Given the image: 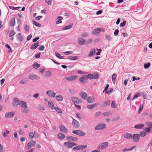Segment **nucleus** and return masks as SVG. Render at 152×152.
Masks as SVG:
<instances>
[{
    "mask_svg": "<svg viewBox=\"0 0 152 152\" xmlns=\"http://www.w3.org/2000/svg\"><path fill=\"white\" fill-rule=\"evenodd\" d=\"M108 144L109 143L108 142H103L99 144L97 146V148L101 150L104 149L107 147Z\"/></svg>",
    "mask_w": 152,
    "mask_h": 152,
    "instance_id": "1",
    "label": "nucleus"
},
{
    "mask_svg": "<svg viewBox=\"0 0 152 152\" xmlns=\"http://www.w3.org/2000/svg\"><path fill=\"white\" fill-rule=\"evenodd\" d=\"M14 114L15 113L13 112H8L6 113L5 116L7 118H11L14 116Z\"/></svg>",
    "mask_w": 152,
    "mask_h": 152,
    "instance_id": "16",
    "label": "nucleus"
},
{
    "mask_svg": "<svg viewBox=\"0 0 152 152\" xmlns=\"http://www.w3.org/2000/svg\"><path fill=\"white\" fill-rule=\"evenodd\" d=\"M56 99L59 101H61L63 100V97L60 94H58L56 96Z\"/></svg>",
    "mask_w": 152,
    "mask_h": 152,
    "instance_id": "26",
    "label": "nucleus"
},
{
    "mask_svg": "<svg viewBox=\"0 0 152 152\" xmlns=\"http://www.w3.org/2000/svg\"><path fill=\"white\" fill-rule=\"evenodd\" d=\"M113 89L112 88H111L110 90L108 91H106L105 92V94H110V93H111L113 90Z\"/></svg>",
    "mask_w": 152,
    "mask_h": 152,
    "instance_id": "53",
    "label": "nucleus"
},
{
    "mask_svg": "<svg viewBox=\"0 0 152 152\" xmlns=\"http://www.w3.org/2000/svg\"><path fill=\"white\" fill-rule=\"evenodd\" d=\"M87 78L86 76L82 77L79 78V81L83 83H86L87 82Z\"/></svg>",
    "mask_w": 152,
    "mask_h": 152,
    "instance_id": "17",
    "label": "nucleus"
},
{
    "mask_svg": "<svg viewBox=\"0 0 152 152\" xmlns=\"http://www.w3.org/2000/svg\"><path fill=\"white\" fill-rule=\"evenodd\" d=\"M9 133V131L7 130H6L5 132L3 133V135L4 137L7 136V134H8Z\"/></svg>",
    "mask_w": 152,
    "mask_h": 152,
    "instance_id": "44",
    "label": "nucleus"
},
{
    "mask_svg": "<svg viewBox=\"0 0 152 152\" xmlns=\"http://www.w3.org/2000/svg\"><path fill=\"white\" fill-rule=\"evenodd\" d=\"M144 126V125L143 124H140L137 125H135L134 126V128L137 129H141Z\"/></svg>",
    "mask_w": 152,
    "mask_h": 152,
    "instance_id": "23",
    "label": "nucleus"
},
{
    "mask_svg": "<svg viewBox=\"0 0 152 152\" xmlns=\"http://www.w3.org/2000/svg\"><path fill=\"white\" fill-rule=\"evenodd\" d=\"M71 99L74 102L76 103L79 104L81 103V100L76 97H72Z\"/></svg>",
    "mask_w": 152,
    "mask_h": 152,
    "instance_id": "15",
    "label": "nucleus"
},
{
    "mask_svg": "<svg viewBox=\"0 0 152 152\" xmlns=\"http://www.w3.org/2000/svg\"><path fill=\"white\" fill-rule=\"evenodd\" d=\"M124 137L125 138L131 140L132 138V135L131 133L126 132L124 134Z\"/></svg>",
    "mask_w": 152,
    "mask_h": 152,
    "instance_id": "10",
    "label": "nucleus"
},
{
    "mask_svg": "<svg viewBox=\"0 0 152 152\" xmlns=\"http://www.w3.org/2000/svg\"><path fill=\"white\" fill-rule=\"evenodd\" d=\"M20 83L21 84H26L27 83V81L26 80H21L20 81Z\"/></svg>",
    "mask_w": 152,
    "mask_h": 152,
    "instance_id": "57",
    "label": "nucleus"
},
{
    "mask_svg": "<svg viewBox=\"0 0 152 152\" xmlns=\"http://www.w3.org/2000/svg\"><path fill=\"white\" fill-rule=\"evenodd\" d=\"M102 114L101 112H96L95 114V116L97 117L101 115Z\"/></svg>",
    "mask_w": 152,
    "mask_h": 152,
    "instance_id": "61",
    "label": "nucleus"
},
{
    "mask_svg": "<svg viewBox=\"0 0 152 152\" xmlns=\"http://www.w3.org/2000/svg\"><path fill=\"white\" fill-rule=\"evenodd\" d=\"M140 96V94H135L132 99V100H133L136 98H137Z\"/></svg>",
    "mask_w": 152,
    "mask_h": 152,
    "instance_id": "56",
    "label": "nucleus"
},
{
    "mask_svg": "<svg viewBox=\"0 0 152 152\" xmlns=\"http://www.w3.org/2000/svg\"><path fill=\"white\" fill-rule=\"evenodd\" d=\"M87 78H88L90 79H92L94 78V76L92 74H89L87 75H86Z\"/></svg>",
    "mask_w": 152,
    "mask_h": 152,
    "instance_id": "41",
    "label": "nucleus"
},
{
    "mask_svg": "<svg viewBox=\"0 0 152 152\" xmlns=\"http://www.w3.org/2000/svg\"><path fill=\"white\" fill-rule=\"evenodd\" d=\"M110 102L109 100H107L105 102H103V104L102 105V106H106L107 105H110Z\"/></svg>",
    "mask_w": 152,
    "mask_h": 152,
    "instance_id": "31",
    "label": "nucleus"
},
{
    "mask_svg": "<svg viewBox=\"0 0 152 152\" xmlns=\"http://www.w3.org/2000/svg\"><path fill=\"white\" fill-rule=\"evenodd\" d=\"M56 56L60 59H63L64 57L63 56H61L60 54L58 53H56Z\"/></svg>",
    "mask_w": 152,
    "mask_h": 152,
    "instance_id": "40",
    "label": "nucleus"
},
{
    "mask_svg": "<svg viewBox=\"0 0 152 152\" xmlns=\"http://www.w3.org/2000/svg\"><path fill=\"white\" fill-rule=\"evenodd\" d=\"M30 142L31 143V145L33 146H34L36 145V142L33 140H30Z\"/></svg>",
    "mask_w": 152,
    "mask_h": 152,
    "instance_id": "64",
    "label": "nucleus"
},
{
    "mask_svg": "<svg viewBox=\"0 0 152 152\" xmlns=\"http://www.w3.org/2000/svg\"><path fill=\"white\" fill-rule=\"evenodd\" d=\"M105 125L104 124L100 123L96 127L95 129L96 130H99L103 129L105 127Z\"/></svg>",
    "mask_w": 152,
    "mask_h": 152,
    "instance_id": "6",
    "label": "nucleus"
},
{
    "mask_svg": "<svg viewBox=\"0 0 152 152\" xmlns=\"http://www.w3.org/2000/svg\"><path fill=\"white\" fill-rule=\"evenodd\" d=\"M9 7L10 9L13 10H18L20 8L19 7H14L12 6H9Z\"/></svg>",
    "mask_w": 152,
    "mask_h": 152,
    "instance_id": "38",
    "label": "nucleus"
},
{
    "mask_svg": "<svg viewBox=\"0 0 152 152\" xmlns=\"http://www.w3.org/2000/svg\"><path fill=\"white\" fill-rule=\"evenodd\" d=\"M94 78L95 79H97L99 77V75L98 74L96 73H94Z\"/></svg>",
    "mask_w": 152,
    "mask_h": 152,
    "instance_id": "58",
    "label": "nucleus"
},
{
    "mask_svg": "<svg viewBox=\"0 0 152 152\" xmlns=\"http://www.w3.org/2000/svg\"><path fill=\"white\" fill-rule=\"evenodd\" d=\"M48 104L49 107L51 109L53 110L54 108V106L52 102L50 100H49L48 101Z\"/></svg>",
    "mask_w": 152,
    "mask_h": 152,
    "instance_id": "24",
    "label": "nucleus"
},
{
    "mask_svg": "<svg viewBox=\"0 0 152 152\" xmlns=\"http://www.w3.org/2000/svg\"><path fill=\"white\" fill-rule=\"evenodd\" d=\"M15 34V32L14 30H12L11 31L9 34V36L11 37L14 36Z\"/></svg>",
    "mask_w": 152,
    "mask_h": 152,
    "instance_id": "36",
    "label": "nucleus"
},
{
    "mask_svg": "<svg viewBox=\"0 0 152 152\" xmlns=\"http://www.w3.org/2000/svg\"><path fill=\"white\" fill-rule=\"evenodd\" d=\"M146 134L145 132L144 131L141 132L140 133V135L141 137H144L146 135Z\"/></svg>",
    "mask_w": 152,
    "mask_h": 152,
    "instance_id": "42",
    "label": "nucleus"
},
{
    "mask_svg": "<svg viewBox=\"0 0 152 152\" xmlns=\"http://www.w3.org/2000/svg\"><path fill=\"white\" fill-rule=\"evenodd\" d=\"M87 145H80V150H83L86 148Z\"/></svg>",
    "mask_w": 152,
    "mask_h": 152,
    "instance_id": "52",
    "label": "nucleus"
},
{
    "mask_svg": "<svg viewBox=\"0 0 152 152\" xmlns=\"http://www.w3.org/2000/svg\"><path fill=\"white\" fill-rule=\"evenodd\" d=\"M55 110L57 111L58 113H61L62 111L58 107H55L54 108Z\"/></svg>",
    "mask_w": 152,
    "mask_h": 152,
    "instance_id": "39",
    "label": "nucleus"
},
{
    "mask_svg": "<svg viewBox=\"0 0 152 152\" xmlns=\"http://www.w3.org/2000/svg\"><path fill=\"white\" fill-rule=\"evenodd\" d=\"M103 29H94L92 31V33L94 34H97L99 33L101 31H104Z\"/></svg>",
    "mask_w": 152,
    "mask_h": 152,
    "instance_id": "22",
    "label": "nucleus"
},
{
    "mask_svg": "<svg viewBox=\"0 0 152 152\" xmlns=\"http://www.w3.org/2000/svg\"><path fill=\"white\" fill-rule=\"evenodd\" d=\"M73 149L74 150H80V145H78L74 147L73 148Z\"/></svg>",
    "mask_w": 152,
    "mask_h": 152,
    "instance_id": "48",
    "label": "nucleus"
},
{
    "mask_svg": "<svg viewBox=\"0 0 152 152\" xmlns=\"http://www.w3.org/2000/svg\"><path fill=\"white\" fill-rule=\"evenodd\" d=\"M111 106L112 108H115L116 107V106L114 101H113L112 102L111 104Z\"/></svg>",
    "mask_w": 152,
    "mask_h": 152,
    "instance_id": "43",
    "label": "nucleus"
},
{
    "mask_svg": "<svg viewBox=\"0 0 152 152\" xmlns=\"http://www.w3.org/2000/svg\"><path fill=\"white\" fill-rule=\"evenodd\" d=\"M58 137L59 139H62L64 138L65 135L61 133H59L58 134Z\"/></svg>",
    "mask_w": 152,
    "mask_h": 152,
    "instance_id": "29",
    "label": "nucleus"
},
{
    "mask_svg": "<svg viewBox=\"0 0 152 152\" xmlns=\"http://www.w3.org/2000/svg\"><path fill=\"white\" fill-rule=\"evenodd\" d=\"M19 105L20 107L24 109H26L27 107V106L26 103L25 102L21 101L19 102Z\"/></svg>",
    "mask_w": 152,
    "mask_h": 152,
    "instance_id": "12",
    "label": "nucleus"
},
{
    "mask_svg": "<svg viewBox=\"0 0 152 152\" xmlns=\"http://www.w3.org/2000/svg\"><path fill=\"white\" fill-rule=\"evenodd\" d=\"M39 42H37L35 43H34L32 45H31L30 48L31 49H35L36 48L39 46Z\"/></svg>",
    "mask_w": 152,
    "mask_h": 152,
    "instance_id": "19",
    "label": "nucleus"
},
{
    "mask_svg": "<svg viewBox=\"0 0 152 152\" xmlns=\"http://www.w3.org/2000/svg\"><path fill=\"white\" fill-rule=\"evenodd\" d=\"M151 64L150 63H148L147 64H145L144 65V67L145 69H148L150 66Z\"/></svg>",
    "mask_w": 152,
    "mask_h": 152,
    "instance_id": "37",
    "label": "nucleus"
},
{
    "mask_svg": "<svg viewBox=\"0 0 152 152\" xmlns=\"http://www.w3.org/2000/svg\"><path fill=\"white\" fill-rule=\"evenodd\" d=\"M77 77V76L72 75L68 77H65L64 79L69 81H72L75 80L76 79Z\"/></svg>",
    "mask_w": 152,
    "mask_h": 152,
    "instance_id": "8",
    "label": "nucleus"
},
{
    "mask_svg": "<svg viewBox=\"0 0 152 152\" xmlns=\"http://www.w3.org/2000/svg\"><path fill=\"white\" fill-rule=\"evenodd\" d=\"M60 130L61 132L64 133H66L68 130L64 125H61L59 126Z\"/></svg>",
    "mask_w": 152,
    "mask_h": 152,
    "instance_id": "11",
    "label": "nucleus"
},
{
    "mask_svg": "<svg viewBox=\"0 0 152 152\" xmlns=\"http://www.w3.org/2000/svg\"><path fill=\"white\" fill-rule=\"evenodd\" d=\"M65 146L68 148H71L73 146L76 145L73 142H66L64 143Z\"/></svg>",
    "mask_w": 152,
    "mask_h": 152,
    "instance_id": "5",
    "label": "nucleus"
},
{
    "mask_svg": "<svg viewBox=\"0 0 152 152\" xmlns=\"http://www.w3.org/2000/svg\"><path fill=\"white\" fill-rule=\"evenodd\" d=\"M34 133L32 132H30L29 134V137L31 139H32L34 137Z\"/></svg>",
    "mask_w": 152,
    "mask_h": 152,
    "instance_id": "55",
    "label": "nucleus"
},
{
    "mask_svg": "<svg viewBox=\"0 0 152 152\" xmlns=\"http://www.w3.org/2000/svg\"><path fill=\"white\" fill-rule=\"evenodd\" d=\"M62 18H63L62 17L59 16L57 18V20L56 21V23L57 24H58L61 23L62 21H61V20L62 19Z\"/></svg>",
    "mask_w": 152,
    "mask_h": 152,
    "instance_id": "28",
    "label": "nucleus"
},
{
    "mask_svg": "<svg viewBox=\"0 0 152 152\" xmlns=\"http://www.w3.org/2000/svg\"><path fill=\"white\" fill-rule=\"evenodd\" d=\"M15 19L14 18H12L10 21V26H13L15 24Z\"/></svg>",
    "mask_w": 152,
    "mask_h": 152,
    "instance_id": "30",
    "label": "nucleus"
},
{
    "mask_svg": "<svg viewBox=\"0 0 152 152\" xmlns=\"http://www.w3.org/2000/svg\"><path fill=\"white\" fill-rule=\"evenodd\" d=\"M51 0H45L46 3L48 4L49 5H51Z\"/></svg>",
    "mask_w": 152,
    "mask_h": 152,
    "instance_id": "62",
    "label": "nucleus"
},
{
    "mask_svg": "<svg viewBox=\"0 0 152 152\" xmlns=\"http://www.w3.org/2000/svg\"><path fill=\"white\" fill-rule=\"evenodd\" d=\"M38 108L39 110H45V109L41 105H39L38 106Z\"/></svg>",
    "mask_w": 152,
    "mask_h": 152,
    "instance_id": "54",
    "label": "nucleus"
},
{
    "mask_svg": "<svg viewBox=\"0 0 152 152\" xmlns=\"http://www.w3.org/2000/svg\"><path fill=\"white\" fill-rule=\"evenodd\" d=\"M73 25L72 23H71L70 25L68 26H66L63 28H70L72 27Z\"/></svg>",
    "mask_w": 152,
    "mask_h": 152,
    "instance_id": "47",
    "label": "nucleus"
},
{
    "mask_svg": "<svg viewBox=\"0 0 152 152\" xmlns=\"http://www.w3.org/2000/svg\"><path fill=\"white\" fill-rule=\"evenodd\" d=\"M80 95L83 99H86L87 97V94L86 93L82 91L80 93Z\"/></svg>",
    "mask_w": 152,
    "mask_h": 152,
    "instance_id": "18",
    "label": "nucleus"
},
{
    "mask_svg": "<svg viewBox=\"0 0 152 152\" xmlns=\"http://www.w3.org/2000/svg\"><path fill=\"white\" fill-rule=\"evenodd\" d=\"M97 106V104L96 103H95L93 104L88 105L87 106V108L89 109H93L95 107H96Z\"/></svg>",
    "mask_w": 152,
    "mask_h": 152,
    "instance_id": "27",
    "label": "nucleus"
},
{
    "mask_svg": "<svg viewBox=\"0 0 152 152\" xmlns=\"http://www.w3.org/2000/svg\"><path fill=\"white\" fill-rule=\"evenodd\" d=\"M13 105L14 107H16L19 104V101L17 98H14L13 99Z\"/></svg>",
    "mask_w": 152,
    "mask_h": 152,
    "instance_id": "14",
    "label": "nucleus"
},
{
    "mask_svg": "<svg viewBox=\"0 0 152 152\" xmlns=\"http://www.w3.org/2000/svg\"><path fill=\"white\" fill-rule=\"evenodd\" d=\"M33 23L36 26H38V27H40L41 26V25L37 22H36V21L34 20H33Z\"/></svg>",
    "mask_w": 152,
    "mask_h": 152,
    "instance_id": "46",
    "label": "nucleus"
},
{
    "mask_svg": "<svg viewBox=\"0 0 152 152\" xmlns=\"http://www.w3.org/2000/svg\"><path fill=\"white\" fill-rule=\"evenodd\" d=\"M72 133L74 134L81 136H83L85 135V133L81 130H75L72 131Z\"/></svg>",
    "mask_w": 152,
    "mask_h": 152,
    "instance_id": "3",
    "label": "nucleus"
},
{
    "mask_svg": "<svg viewBox=\"0 0 152 152\" xmlns=\"http://www.w3.org/2000/svg\"><path fill=\"white\" fill-rule=\"evenodd\" d=\"M66 138L69 141H76L77 140V137L69 136H66Z\"/></svg>",
    "mask_w": 152,
    "mask_h": 152,
    "instance_id": "7",
    "label": "nucleus"
},
{
    "mask_svg": "<svg viewBox=\"0 0 152 152\" xmlns=\"http://www.w3.org/2000/svg\"><path fill=\"white\" fill-rule=\"evenodd\" d=\"M78 58L79 57L77 56H75L73 57L69 56V59L70 60H77Z\"/></svg>",
    "mask_w": 152,
    "mask_h": 152,
    "instance_id": "32",
    "label": "nucleus"
},
{
    "mask_svg": "<svg viewBox=\"0 0 152 152\" xmlns=\"http://www.w3.org/2000/svg\"><path fill=\"white\" fill-rule=\"evenodd\" d=\"M150 129L151 128L148 127H146L143 129V130H144L147 132L149 133L150 132Z\"/></svg>",
    "mask_w": 152,
    "mask_h": 152,
    "instance_id": "45",
    "label": "nucleus"
},
{
    "mask_svg": "<svg viewBox=\"0 0 152 152\" xmlns=\"http://www.w3.org/2000/svg\"><path fill=\"white\" fill-rule=\"evenodd\" d=\"M146 124L147 125L148 127L151 128V126H152V122H146Z\"/></svg>",
    "mask_w": 152,
    "mask_h": 152,
    "instance_id": "49",
    "label": "nucleus"
},
{
    "mask_svg": "<svg viewBox=\"0 0 152 152\" xmlns=\"http://www.w3.org/2000/svg\"><path fill=\"white\" fill-rule=\"evenodd\" d=\"M28 77L29 79L31 80H37L39 78V77L38 76L34 74L29 75L28 76Z\"/></svg>",
    "mask_w": 152,
    "mask_h": 152,
    "instance_id": "2",
    "label": "nucleus"
},
{
    "mask_svg": "<svg viewBox=\"0 0 152 152\" xmlns=\"http://www.w3.org/2000/svg\"><path fill=\"white\" fill-rule=\"evenodd\" d=\"M126 21L125 20L123 21V22L121 23L120 24V26L121 27H123L124 26H125L126 24Z\"/></svg>",
    "mask_w": 152,
    "mask_h": 152,
    "instance_id": "60",
    "label": "nucleus"
},
{
    "mask_svg": "<svg viewBox=\"0 0 152 152\" xmlns=\"http://www.w3.org/2000/svg\"><path fill=\"white\" fill-rule=\"evenodd\" d=\"M143 108V105H140V106L139 110H138V113H140L142 110V109Z\"/></svg>",
    "mask_w": 152,
    "mask_h": 152,
    "instance_id": "59",
    "label": "nucleus"
},
{
    "mask_svg": "<svg viewBox=\"0 0 152 152\" xmlns=\"http://www.w3.org/2000/svg\"><path fill=\"white\" fill-rule=\"evenodd\" d=\"M77 41L79 44L80 45H83L85 43V41L81 38H78Z\"/></svg>",
    "mask_w": 152,
    "mask_h": 152,
    "instance_id": "20",
    "label": "nucleus"
},
{
    "mask_svg": "<svg viewBox=\"0 0 152 152\" xmlns=\"http://www.w3.org/2000/svg\"><path fill=\"white\" fill-rule=\"evenodd\" d=\"M44 49V47L43 45H41L39 46V50H43Z\"/></svg>",
    "mask_w": 152,
    "mask_h": 152,
    "instance_id": "63",
    "label": "nucleus"
},
{
    "mask_svg": "<svg viewBox=\"0 0 152 152\" xmlns=\"http://www.w3.org/2000/svg\"><path fill=\"white\" fill-rule=\"evenodd\" d=\"M34 137L35 139L39 137V134L36 132L35 131L34 133Z\"/></svg>",
    "mask_w": 152,
    "mask_h": 152,
    "instance_id": "50",
    "label": "nucleus"
},
{
    "mask_svg": "<svg viewBox=\"0 0 152 152\" xmlns=\"http://www.w3.org/2000/svg\"><path fill=\"white\" fill-rule=\"evenodd\" d=\"M133 141L135 142H137L139 141L140 138L139 135L137 134H134L132 136Z\"/></svg>",
    "mask_w": 152,
    "mask_h": 152,
    "instance_id": "4",
    "label": "nucleus"
},
{
    "mask_svg": "<svg viewBox=\"0 0 152 152\" xmlns=\"http://www.w3.org/2000/svg\"><path fill=\"white\" fill-rule=\"evenodd\" d=\"M46 94L50 97L54 98L56 95V94L53 91L51 90H48L47 91Z\"/></svg>",
    "mask_w": 152,
    "mask_h": 152,
    "instance_id": "9",
    "label": "nucleus"
},
{
    "mask_svg": "<svg viewBox=\"0 0 152 152\" xmlns=\"http://www.w3.org/2000/svg\"><path fill=\"white\" fill-rule=\"evenodd\" d=\"M120 118V117L119 116H116V117H114L112 119V121H117L119 120Z\"/></svg>",
    "mask_w": 152,
    "mask_h": 152,
    "instance_id": "51",
    "label": "nucleus"
},
{
    "mask_svg": "<svg viewBox=\"0 0 152 152\" xmlns=\"http://www.w3.org/2000/svg\"><path fill=\"white\" fill-rule=\"evenodd\" d=\"M116 78V75L115 73L114 74L112 75V81L114 82H115V79Z\"/></svg>",
    "mask_w": 152,
    "mask_h": 152,
    "instance_id": "35",
    "label": "nucleus"
},
{
    "mask_svg": "<svg viewBox=\"0 0 152 152\" xmlns=\"http://www.w3.org/2000/svg\"><path fill=\"white\" fill-rule=\"evenodd\" d=\"M73 121L72 123V125L75 127L77 128L79 126V122L73 118Z\"/></svg>",
    "mask_w": 152,
    "mask_h": 152,
    "instance_id": "13",
    "label": "nucleus"
},
{
    "mask_svg": "<svg viewBox=\"0 0 152 152\" xmlns=\"http://www.w3.org/2000/svg\"><path fill=\"white\" fill-rule=\"evenodd\" d=\"M52 74L51 72L50 71H48L45 73V77H48L50 76Z\"/></svg>",
    "mask_w": 152,
    "mask_h": 152,
    "instance_id": "34",
    "label": "nucleus"
},
{
    "mask_svg": "<svg viewBox=\"0 0 152 152\" xmlns=\"http://www.w3.org/2000/svg\"><path fill=\"white\" fill-rule=\"evenodd\" d=\"M33 68L35 69H37L40 67V65L37 63H34L32 66Z\"/></svg>",
    "mask_w": 152,
    "mask_h": 152,
    "instance_id": "33",
    "label": "nucleus"
},
{
    "mask_svg": "<svg viewBox=\"0 0 152 152\" xmlns=\"http://www.w3.org/2000/svg\"><path fill=\"white\" fill-rule=\"evenodd\" d=\"M94 98L92 96H89L88 98L87 101L90 103H94Z\"/></svg>",
    "mask_w": 152,
    "mask_h": 152,
    "instance_id": "21",
    "label": "nucleus"
},
{
    "mask_svg": "<svg viewBox=\"0 0 152 152\" xmlns=\"http://www.w3.org/2000/svg\"><path fill=\"white\" fill-rule=\"evenodd\" d=\"M96 50L95 48H93L91 50L90 52V53L88 54V56L89 57L92 56L95 53Z\"/></svg>",
    "mask_w": 152,
    "mask_h": 152,
    "instance_id": "25",
    "label": "nucleus"
}]
</instances>
